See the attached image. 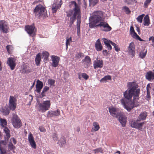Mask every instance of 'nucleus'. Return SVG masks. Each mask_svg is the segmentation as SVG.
Masks as SVG:
<instances>
[{
  "mask_svg": "<svg viewBox=\"0 0 154 154\" xmlns=\"http://www.w3.org/2000/svg\"><path fill=\"white\" fill-rule=\"evenodd\" d=\"M51 57L52 61V66L54 67H56L59 65L60 57L55 55H52L51 56Z\"/></svg>",
  "mask_w": 154,
  "mask_h": 154,
  "instance_id": "9b49d317",
  "label": "nucleus"
},
{
  "mask_svg": "<svg viewBox=\"0 0 154 154\" xmlns=\"http://www.w3.org/2000/svg\"><path fill=\"white\" fill-rule=\"evenodd\" d=\"M128 51L130 55L133 57L135 53V45L133 42H131L128 47Z\"/></svg>",
  "mask_w": 154,
  "mask_h": 154,
  "instance_id": "f3484780",
  "label": "nucleus"
},
{
  "mask_svg": "<svg viewBox=\"0 0 154 154\" xmlns=\"http://www.w3.org/2000/svg\"><path fill=\"white\" fill-rule=\"evenodd\" d=\"M9 27L7 23L4 20L0 21V31L4 33H7L8 31Z\"/></svg>",
  "mask_w": 154,
  "mask_h": 154,
  "instance_id": "1a4fd4ad",
  "label": "nucleus"
},
{
  "mask_svg": "<svg viewBox=\"0 0 154 154\" xmlns=\"http://www.w3.org/2000/svg\"><path fill=\"white\" fill-rule=\"evenodd\" d=\"M143 25L145 26H148L150 23L149 18L148 16L146 15L143 19Z\"/></svg>",
  "mask_w": 154,
  "mask_h": 154,
  "instance_id": "c85d7f7f",
  "label": "nucleus"
},
{
  "mask_svg": "<svg viewBox=\"0 0 154 154\" xmlns=\"http://www.w3.org/2000/svg\"><path fill=\"white\" fill-rule=\"evenodd\" d=\"M62 1L60 0V3L57 5L56 2H54L53 4L52 5V9L53 13H55L57 9L60 8L62 4Z\"/></svg>",
  "mask_w": 154,
  "mask_h": 154,
  "instance_id": "aec40b11",
  "label": "nucleus"
},
{
  "mask_svg": "<svg viewBox=\"0 0 154 154\" xmlns=\"http://www.w3.org/2000/svg\"><path fill=\"white\" fill-rule=\"evenodd\" d=\"M48 83L50 86H54L55 83V80L54 79H49L48 80Z\"/></svg>",
  "mask_w": 154,
  "mask_h": 154,
  "instance_id": "a19ab883",
  "label": "nucleus"
},
{
  "mask_svg": "<svg viewBox=\"0 0 154 154\" xmlns=\"http://www.w3.org/2000/svg\"><path fill=\"white\" fill-rule=\"evenodd\" d=\"M131 35H132V37L134 38H136V37L138 35L135 32L131 34Z\"/></svg>",
  "mask_w": 154,
  "mask_h": 154,
  "instance_id": "8fccbe9b",
  "label": "nucleus"
},
{
  "mask_svg": "<svg viewBox=\"0 0 154 154\" xmlns=\"http://www.w3.org/2000/svg\"><path fill=\"white\" fill-rule=\"evenodd\" d=\"M110 44L114 46L115 49L116 51H120V49L119 48L118 46L112 42H110Z\"/></svg>",
  "mask_w": 154,
  "mask_h": 154,
  "instance_id": "e433bc0d",
  "label": "nucleus"
},
{
  "mask_svg": "<svg viewBox=\"0 0 154 154\" xmlns=\"http://www.w3.org/2000/svg\"><path fill=\"white\" fill-rule=\"evenodd\" d=\"M93 128H92L94 131H98L100 129V127L97 122H94L93 123Z\"/></svg>",
  "mask_w": 154,
  "mask_h": 154,
  "instance_id": "2f4dec72",
  "label": "nucleus"
},
{
  "mask_svg": "<svg viewBox=\"0 0 154 154\" xmlns=\"http://www.w3.org/2000/svg\"><path fill=\"white\" fill-rule=\"evenodd\" d=\"M82 77L85 80H87L89 78V76L85 73H82Z\"/></svg>",
  "mask_w": 154,
  "mask_h": 154,
  "instance_id": "37998d69",
  "label": "nucleus"
},
{
  "mask_svg": "<svg viewBox=\"0 0 154 154\" xmlns=\"http://www.w3.org/2000/svg\"><path fill=\"white\" fill-rule=\"evenodd\" d=\"M103 14L101 11H96L92 13V16L89 18V26L90 28L99 27L100 30L105 32H108L112 29L109 24L104 22L103 19Z\"/></svg>",
  "mask_w": 154,
  "mask_h": 154,
  "instance_id": "7ed1b4c3",
  "label": "nucleus"
},
{
  "mask_svg": "<svg viewBox=\"0 0 154 154\" xmlns=\"http://www.w3.org/2000/svg\"><path fill=\"white\" fill-rule=\"evenodd\" d=\"M95 48L96 50L98 51H100L102 50L103 47L99 39H98L96 41L95 44Z\"/></svg>",
  "mask_w": 154,
  "mask_h": 154,
  "instance_id": "b1692460",
  "label": "nucleus"
},
{
  "mask_svg": "<svg viewBox=\"0 0 154 154\" xmlns=\"http://www.w3.org/2000/svg\"><path fill=\"white\" fill-rule=\"evenodd\" d=\"M0 154H6V150L3 148L1 149L0 150Z\"/></svg>",
  "mask_w": 154,
  "mask_h": 154,
  "instance_id": "de8ad7c7",
  "label": "nucleus"
},
{
  "mask_svg": "<svg viewBox=\"0 0 154 154\" xmlns=\"http://www.w3.org/2000/svg\"><path fill=\"white\" fill-rule=\"evenodd\" d=\"M11 121L12 125L14 128H18L21 127L22 123L21 120L17 115L14 114H13Z\"/></svg>",
  "mask_w": 154,
  "mask_h": 154,
  "instance_id": "423d86ee",
  "label": "nucleus"
},
{
  "mask_svg": "<svg viewBox=\"0 0 154 154\" xmlns=\"http://www.w3.org/2000/svg\"><path fill=\"white\" fill-rule=\"evenodd\" d=\"M128 86V89L123 93L124 98H122L120 101L124 108L129 112L139 105L138 100L140 89L138 88V85L134 82H129Z\"/></svg>",
  "mask_w": 154,
  "mask_h": 154,
  "instance_id": "f257e3e1",
  "label": "nucleus"
},
{
  "mask_svg": "<svg viewBox=\"0 0 154 154\" xmlns=\"http://www.w3.org/2000/svg\"><path fill=\"white\" fill-rule=\"evenodd\" d=\"M103 42L105 45L106 48L108 49L109 50H111L112 49V46L110 45V42H112L110 40H108L106 38H103Z\"/></svg>",
  "mask_w": 154,
  "mask_h": 154,
  "instance_id": "393cba45",
  "label": "nucleus"
},
{
  "mask_svg": "<svg viewBox=\"0 0 154 154\" xmlns=\"http://www.w3.org/2000/svg\"><path fill=\"white\" fill-rule=\"evenodd\" d=\"M39 130L42 132H44L45 131V128L42 127H40L39 128Z\"/></svg>",
  "mask_w": 154,
  "mask_h": 154,
  "instance_id": "3c124183",
  "label": "nucleus"
},
{
  "mask_svg": "<svg viewBox=\"0 0 154 154\" xmlns=\"http://www.w3.org/2000/svg\"><path fill=\"white\" fill-rule=\"evenodd\" d=\"M129 123L132 128L141 130L142 129L143 125L145 124V122H140L139 119H130L129 121Z\"/></svg>",
  "mask_w": 154,
  "mask_h": 154,
  "instance_id": "39448f33",
  "label": "nucleus"
},
{
  "mask_svg": "<svg viewBox=\"0 0 154 154\" xmlns=\"http://www.w3.org/2000/svg\"><path fill=\"white\" fill-rule=\"evenodd\" d=\"M9 148L11 150L14 149L15 148V146L13 145V144L11 143H10L8 146Z\"/></svg>",
  "mask_w": 154,
  "mask_h": 154,
  "instance_id": "49530a36",
  "label": "nucleus"
},
{
  "mask_svg": "<svg viewBox=\"0 0 154 154\" xmlns=\"http://www.w3.org/2000/svg\"><path fill=\"white\" fill-rule=\"evenodd\" d=\"M84 56V54L81 52H77L75 55V57L76 59L82 58Z\"/></svg>",
  "mask_w": 154,
  "mask_h": 154,
  "instance_id": "72a5a7b5",
  "label": "nucleus"
},
{
  "mask_svg": "<svg viewBox=\"0 0 154 154\" xmlns=\"http://www.w3.org/2000/svg\"><path fill=\"white\" fill-rule=\"evenodd\" d=\"M25 30L30 35L32 36L34 35L35 30L34 25L26 26L25 27Z\"/></svg>",
  "mask_w": 154,
  "mask_h": 154,
  "instance_id": "9d476101",
  "label": "nucleus"
},
{
  "mask_svg": "<svg viewBox=\"0 0 154 154\" xmlns=\"http://www.w3.org/2000/svg\"><path fill=\"white\" fill-rule=\"evenodd\" d=\"M45 92H43V91H42V92L41 93V95L42 96V97H44L45 96Z\"/></svg>",
  "mask_w": 154,
  "mask_h": 154,
  "instance_id": "e2e57ef3",
  "label": "nucleus"
},
{
  "mask_svg": "<svg viewBox=\"0 0 154 154\" xmlns=\"http://www.w3.org/2000/svg\"><path fill=\"white\" fill-rule=\"evenodd\" d=\"M137 40H138L140 41H143V40L138 35L135 38Z\"/></svg>",
  "mask_w": 154,
  "mask_h": 154,
  "instance_id": "680f3d73",
  "label": "nucleus"
},
{
  "mask_svg": "<svg viewBox=\"0 0 154 154\" xmlns=\"http://www.w3.org/2000/svg\"><path fill=\"white\" fill-rule=\"evenodd\" d=\"M42 58H44V61H47L49 56V54L48 52L44 51L42 53Z\"/></svg>",
  "mask_w": 154,
  "mask_h": 154,
  "instance_id": "c756f323",
  "label": "nucleus"
},
{
  "mask_svg": "<svg viewBox=\"0 0 154 154\" xmlns=\"http://www.w3.org/2000/svg\"><path fill=\"white\" fill-rule=\"evenodd\" d=\"M147 114L146 112H143L141 113L139 116V119L141 120H144L145 119Z\"/></svg>",
  "mask_w": 154,
  "mask_h": 154,
  "instance_id": "473e14b6",
  "label": "nucleus"
},
{
  "mask_svg": "<svg viewBox=\"0 0 154 154\" xmlns=\"http://www.w3.org/2000/svg\"><path fill=\"white\" fill-rule=\"evenodd\" d=\"M60 115V112L59 109L56 110L49 111L48 112L47 116L48 117H55Z\"/></svg>",
  "mask_w": 154,
  "mask_h": 154,
  "instance_id": "4468645a",
  "label": "nucleus"
},
{
  "mask_svg": "<svg viewBox=\"0 0 154 154\" xmlns=\"http://www.w3.org/2000/svg\"><path fill=\"white\" fill-rule=\"evenodd\" d=\"M130 31L131 34L135 32L134 28L133 26L131 27Z\"/></svg>",
  "mask_w": 154,
  "mask_h": 154,
  "instance_id": "864d4df0",
  "label": "nucleus"
},
{
  "mask_svg": "<svg viewBox=\"0 0 154 154\" xmlns=\"http://www.w3.org/2000/svg\"><path fill=\"white\" fill-rule=\"evenodd\" d=\"M50 106L51 102L50 100L43 101L42 103H40L39 104L40 110L43 112H44L48 110L50 108Z\"/></svg>",
  "mask_w": 154,
  "mask_h": 154,
  "instance_id": "6e6552de",
  "label": "nucleus"
},
{
  "mask_svg": "<svg viewBox=\"0 0 154 154\" xmlns=\"http://www.w3.org/2000/svg\"><path fill=\"white\" fill-rule=\"evenodd\" d=\"M146 55V52L141 53L140 54V57L141 58H143Z\"/></svg>",
  "mask_w": 154,
  "mask_h": 154,
  "instance_id": "09e8293b",
  "label": "nucleus"
},
{
  "mask_svg": "<svg viewBox=\"0 0 154 154\" xmlns=\"http://www.w3.org/2000/svg\"><path fill=\"white\" fill-rule=\"evenodd\" d=\"M149 41L152 40V43H154V37L153 36H151L149 39Z\"/></svg>",
  "mask_w": 154,
  "mask_h": 154,
  "instance_id": "6e6d98bb",
  "label": "nucleus"
},
{
  "mask_svg": "<svg viewBox=\"0 0 154 154\" xmlns=\"http://www.w3.org/2000/svg\"><path fill=\"white\" fill-rule=\"evenodd\" d=\"M145 15L144 14L140 15L136 19L138 22L140 23H142L143 19V17Z\"/></svg>",
  "mask_w": 154,
  "mask_h": 154,
  "instance_id": "c9c22d12",
  "label": "nucleus"
},
{
  "mask_svg": "<svg viewBox=\"0 0 154 154\" xmlns=\"http://www.w3.org/2000/svg\"><path fill=\"white\" fill-rule=\"evenodd\" d=\"M136 30L138 32H140V29L138 27H137V29H136Z\"/></svg>",
  "mask_w": 154,
  "mask_h": 154,
  "instance_id": "774afa93",
  "label": "nucleus"
},
{
  "mask_svg": "<svg viewBox=\"0 0 154 154\" xmlns=\"http://www.w3.org/2000/svg\"><path fill=\"white\" fill-rule=\"evenodd\" d=\"M103 54L105 55H107L108 54V53L107 50H103Z\"/></svg>",
  "mask_w": 154,
  "mask_h": 154,
  "instance_id": "5fc2aeb1",
  "label": "nucleus"
},
{
  "mask_svg": "<svg viewBox=\"0 0 154 154\" xmlns=\"http://www.w3.org/2000/svg\"><path fill=\"white\" fill-rule=\"evenodd\" d=\"M123 10H124L126 12L127 14H130L131 11L129 10L128 7L126 6L124 7L123 8Z\"/></svg>",
  "mask_w": 154,
  "mask_h": 154,
  "instance_id": "79ce46f5",
  "label": "nucleus"
},
{
  "mask_svg": "<svg viewBox=\"0 0 154 154\" xmlns=\"http://www.w3.org/2000/svg\"><path fill=\"white\" fill-rule=\"evenodd\" d=\"M7 63L12 70L14 69L16 64L15 60L13 57H9L8 59Z\"/></svg>",
  "mask_w": 154,
  "mask_h": 154,
  "instance_id": "f8f14e48",
  "label": "nucleus"
},
{
  "mask_svg": "<svg viewBox=\"0 0 154 154\" xmlns=\"http://www.w3.org/2000/svg\"><path fill=\"white\" fill-rule=\"evenodd\" d=\"M12 46L11 45H8L6 46V49L8 52L10 53L12 49Z\"/></svg>",
  "mask_w": 154,
  "mask_h": 154,
  "instance_id": "c03bdc74",
  "label": "nucleus"
},
{
  "mask_svg": "<svg viewBox=\"0 0 154 154\" xmlns=\"http://www.w3.org/2000/svg\"><path fill=\"white\" fill-rule=\"evenodd\" d=\"M0 111L6 115H8L10 113V109L5 107L1 108Z\"/></svg>",
  "mask_w": 154,
  "mask_h": 154,
  "instance_id": "bb28decb",
  "label": "nucleus"
},
{
  "mask_svg": "<svg viewBox=\"0 0 154 154\" xmlns=\"http://www.w3.org/2000/svg\"><path fill=\"white\" fill-rule=\"evenodd\" d=\"M17 99L14 96H11L9 97L8 107L10 110H14L17 106Z\"/></svg>",
  "mask_w": 154,
  "mask_h": 154,
  "instance_id": "0eeeda50",
  "label": "nucleus"
},
{
  "mask_svg": "<svg viewBox=\"0 0 154 154\" xmlns=\"http://www.w3.org/2000/svg\"><path fill=\"white\" fill-rule=\"evenodd\" d=\"M59 142L60 143V146L63 147L65 145L66 143V140L64 137H62L59 140Z\"/></svg>",
  "mask_w": 154,
  "mask_h": 154,
  "instance_id": "7c9ffc66",
  "label": "nucleus"
},
{
  "mask_svg": "<svg viewBox=\"0 0 154 154\" xmlns=\"http://www.w3.org/2000/svg\"><path fill=\"white\" fill-rule=\"evenodd\" d=\"M25 71L26 73H28L30 72V71H29V69H27Z\"/></svg>",
  "mask_w": 154,
  "mask_h": 154,
  "instance_id": "0e129e2a",
  "label": "nucleus"
},
{
  "mask_svg": "<svg viewBox=\"0 0 154 154\" xmlns=\"http://www.w3.org/2000/svg\"><path fill=\"white\" fill-rule=\"evenodd\" d=\"M146 97L148 99H149L150 97V92H147V95L146 96Z\"/></svg>",
  "mask_w": 154,
  "mask_h": 154,
  "instance_id": "052dcab7",
  "label": "nucleus"
},
{
  "mask_svg": "<svg viewBox=\"0 0 154 154\" xmlns=\"http://www.w3.org/2000/svg\"><path fill=\"white\" fill-rule=\"evenodd\" d=\"M82 62L84 63L85 66H85V67H87L91 64V59L90 57L86 56L84 59L82 60Z\"/></svg>",
  "mask_w": 154,
  "mask_h": 154,
  "instance_id": "4be33fe9",
  "label": "nucleus"
},
{
  "mask_svg": "<svg viewBox=\"0 0 154 154\" xmlns=\"http://www.w3.org/2000/svg\"><path fill=\"white\" fill-rule=\"evenodd\" d=\"M7 125V122L6 120L4 119L0 118V125L3 128L6 127Z\"/></svg>",
  "mask_w": 154,
  "mask_h": 154,
  "instance_id": "cd10ccee",
  "label": "nucleus"
},
{
  "mask_svg": "<svg viewBox=\"0 0 154 154\" xmlns=\"http://www.w3.org/2000/svg\"><path fill=\"white\" fill-rule=\"evenodd\" d=\"M90 5L94 6L98 2V0H89Z\"/></svg>",
  "mask_w": 154,
  "mask_h": 154,
  "instance_id": "4c0bfd02",
  "label": "nucleus"
},
{
  "mask_svg": "<svg viewBox=\"0 0 154 154\" xmlns=\"http://www.w3.org/2000/svg\"><path fill=\"white\" fill-rule=\"evenodd\" d=\"M43 86V82L39 80H38L37 81V84L36 85V91L38 93H39L41 92V90Z\"/></svg>",
  "mask_w": 154,
  "mask_h": 154,
  "instance_id": "5701e85b",
  "label": "nucleus"
},
{
  "mask_svg": "<svg viewBox=\"0 0 154 154\" xmlns=\"http://www.w3.org/2000/svg\"><path fill=\"white\" fill-rule=\"evenodd\" d=\"M35 82H34L32 85L31 86V87H30V89H32L33 87L34 86V85H35Z\"/></svg>",
  "mask_w": 154,
  "mask_h": 154,
  "instance_id": "69168bd1",
  "label": "nucleus"
},
{
  "mask_svg": "<svg viewBox=\"0 0 154 154\" xmlns=\"http://www.w3.org/2000/svg\"><path fill=\"white\" fill-rule=\"evenodd\" d=\"M150 0H146L144 3V6L145 8L147 7L148 5L151 2Z\"/></svg>",
  "mask_w": 154,
  "mask_h": 154,
  "instance_id": "a18cd8bd",
  "label": "nucleus"
},
{
  "mask_svg": "<svg viewBox=\"0 0 154 154\" xmlns=\"http://www.w3.org/2000/svg\"><path fill=\"white\" fill-rule=\"evenodd\" d=\"M53 138L54 140H57V138L56 134H54L53 136Z\"/></svg>",
  "mask_w": 154,
  "mask_h": 154,
  "instance_id": "13d9d810",
  "label": "nucleus"
},
{
  "mask_svg": "<svg viewBox=\"0 0 154 154\" xmlns=\"http://www.w3.org/2000/svg\"><path fill=\"white\" fill-rule=\"evenodd\" d=\"M109 110L110 114L114 117L117 118L121 114L119 113L118 109L113 107H109Z\"/></svg>",
  "mask_w": 154,
  "mask_h": 154,
  "instance_id": "ddd939ff",
  "label": "nucleus"
},
{
  "mask_svg": "<svg viewBox=\"0 0 154 154\" xmlns=\"http://www.w3.org/2000/svg\"><path fill=\"white\" fill-rule=\"evenodd\" d=\"M41 59V54L39 53L36 55L35 59V64L37 66H40Z\"/></svg>",
  "mask_w": 154,
  "mask_h": 154,
  "instance_id": "a878e982",
  "label": "nucleus"
},
{
  "mask_svg": "<svg viewBox=\"0 0 154 154\" xmlns=\"http://www.w3.org/2000/svg\"><path fill=\"white\" fill-rule=\"evenodd\" d=\"M72 41V38L70 37V38H67L66 39V49L67 50L68 47V45H69L70 42Z\"/></svg>",
  "mask_w": 154,
  "mask_h": 154,
  "instance_id": "ea45409f",
  "label": "nucleus"
},
{
  "mask_svg": "<svg viewBox=\"0 0 154 154\" xmlns=\"http://www.w3.org/2000/svg\"><path fill=\"white\" fill-rule=\"evenodd\" d=\"M11 139L12 140V141L14 144H15L17 143V141L16 140L14 137H12Z\"/></svg>",
  "mask_w": 154,
  "mask_h": 154,
  "instance_id": "bf43d9fd",
  "label": "nucleus"
},
{
  "mask_svg": "<svg viewBox=\"0 0 154 154\" xmlns=\"http://www.w3.org/2000/svg\"><path fill=\"white\" fill-rule=\"evenodd\" d=\"M78 78L79 79L81 80L82 79V73L79 72L78 73Z\"/></svg>",
  "mask_w": 154,
  "mask_h": 154,
  "instance_id": "4d7b16f0",
  "label": "nucleus"
},
{
  "mask_svg": "<svg viewBox=\"0 0 154 154\" xmlns=\"http://www.w3.org/2000/svg\"><path fill=\"white\" fill-rule=\"evenodd\" d=\"M111 78L110 76L109 75H106L100 80V82H103L107 80H111Z\"/></svg>",
  "mask_w": 154,
  "mask_h": 154,
  "instance_id": "f704fd0d",
  "label": "nucleus"
},
{
  "mask_svg": "<svg viewBox=\"0 0 154 154\" xmlns=\"http://www.w3.org/2000/svg\"><path fill=\"white\" fill-rule=\"evenodd\" d=\"M3 128L4 133L5 135V140L8 141L11 137L10 131L9 129L7 127H5Z\"/></svg>",
  "mask_w": 154,
  "mask_h": 154,
  "instance_id": "412c9836",
  "label": "nucleus"
},
{
  "mask_svg": "<svg viewBox=\"0 0 154 154\" xmlns=\"http://www.w3.org/2000/svg\"><path fill=\"white\" fill-rule=\"evenodd\" d=\"M93 151H94V153H97L99 152L103 153V150L102 149V148H99L97 149H94L93 150Z\"/></svg>",
  "mask_w": 154,
  "mask_h": 154,
  "instance_id": "58836bf2",
  "label": "nucleus"
},
{
  "mask_svg": "<svg viewBox=\"0 0 154 154\" xmlns=\"http://www.w3.org/2000/svg\"><path fill=\"white\" fill-rule=\"evenodd\" d=\"M76 131L77 132H79L80 131V128L79 127H77L76 128Z\"/></svg>",
  "mask_w": 154,
  "mask_h": 154,
  "instance_id": "338daca9",
  "label": "nucleus"
},
{
  "mask_svg": "<svg viewBox=\"0 0 154 154\" xmlns=\"http://www.w3.org/2000/svg\"><path fill=\"white\" fill-rule=\"evenodd\" d=\"M28 140L32 147L35 149L36 145L32 134L30 133L28 136Z\"/></svg>",
  "mask_w": 154,
  "mask_h": 154,
  "instance_id": "a211bd4d",
  "label": "nucleus"
},
{
  "mask_svg": "<svg viewBox=\"0 0 154 154\" xmlns=\"http://www.w3.org/2000/svg\"><path fill=\"white\" fill-rule=\"evenodd\" d=\"M119 120L123 127H125L127 121V118L125 115L121 113L118 116Z\"/></svg>",
  "mask_w": 154,
  "mask_h": 154,
  "instance_id": "dca6fc26",
  "label": "nucleus"
},
{
  "mask_svg": "<svg viewBox=\"0 0 154 154\" xmlns=\"http://www.w3.org/2000/svg\"><path fill=\"white\" fill-rule=\"evenodd\" d=\"M146 78L150 82H152L154 80V72L149 71L147 72L146 74Z\"/></svg>",
  "mask_w": 154,
  "mask_h": 154,
  "instance_id": "6ab92c4d",
  "label": "nucleus"
},
{
  "mask_svg": "<svg viewBox=\"0 0 154 154\" xmlns=\"http://www.w3.org/2000/svg\"><path fill=\"white\" fill-rule=\"evenodd\" d=\"M103 66V61L102 60H98L97 58L96 60L94 62L93 66L94 69L98 68H102Z\"/></svg>",
  "mask_w": 154,
  "mask_h": 154,
  "instance_id": "2eb2a0df",
  "label": "nucleus"
},
{
  "mask_svg": "<svg viewBox=\"0 0 154 154\" xmlns=\"http://www.w3.org/2000/svg\"><path fill=\"white\" fill-rule=\"evenodd\" d=\"M33 12L36 17L39 19L42 16L45 15L46 10L44 7L39 4L36 6Z\"/></svg>",
  "mask_w": 154,
  "mask_h": 154,
  "instance_id": "20e7f679",
  "label": "nucleus"
},
{
  "mask_svg": "<svg viewBox=\"0 0 154 154\" xmlns=\"http://www.w3.org/2000/svg\"><path fill=\"white\" fill-rule=\"evenodd\" d=\"M69 7L71 8H72V9H70L66 12V16L70 18L69 27H71L72 26L77 19V31L78 35L80 32L81 18L80 6L75 1H71L70 2Z\"/></svg>",
  "mask_w": 154,
  "mask_h": 154,
  "instance_id": "f03ea898",
  "label": "nucleus"
},
{
  "mask_svg": "<svg viewBox=\"0 0 154 154\" xmlns=\"http://www.w3.org/2000/svg\"><path fill=\"white\" fill-rule=\"evenodd\" d=\"M49 87L46 86H45L44 88L42 91H43V92H45L47 91H48L49 90Z\"/></svg>",
  "mask_w": 154,
  "mask_h": 154,
  "instance_id": "603ef678",
  "label": "nucleus"
}]
</instances>
